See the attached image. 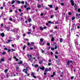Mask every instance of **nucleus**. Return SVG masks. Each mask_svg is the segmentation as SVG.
<instances>
[{
  "mask_svg": "<svg viewBox=\"0 0 80 80\" xmlns=\"http://www.w3.org/2000/svg\"><path fill=\"white\" fill-rule=\"evenodd\" d=\"M27 57L28 58H29V59L28 60V62H32L33 61L32 60V59H33V58H32V56L31 55H30L29 54H28L27 55Z\"/></svg>",
  "mask_w": 80,
  "mask_h": 80,
  "instance_id": "nucleus-1",
  "label": "nucleus"
},
{
  "mask_svg": "<svg viewBox=\"0 0 80 80\" xmlns=\"http://www.w3.org/2000/svg\"><path fill=\"white\" fill-rule=\"evenodd\" d=\"M40 41L41 42H39V44L41 45H43L44 44H45V43H46V42H45V41H43V39H40Z\"/></svg>",
  "mask_w": 80,
  "mask_h": 80,
  "instance_id": "nucleus-2",
  "label": "nucleus"
},
{
  "mask_svg": "<svg viewBox=\"0 0 80 80\" xmlns=\"http://www.w3.org/2000/svg\"><path fill=\"white\" fill-rule=\"evenodd\" d=\"M28 69H30V68H29V67H28L26 68V69H24L23 70V72H25V73H26V74H27V71H28Z\"/></svg>",
  "mask_w": 80,
  "mask_h": 80,
  "instance_id": "nucleus-3",
  "label": "nucleus"
},
{
  "mask_svg": "<svg viewBox=\"0 0 80 80\" xmlns=\"http://www.w3.org/2000/svg\"><path fill=\"white\" fill-rule=\"evenodd\" d=\"M74 41H75V43L76 45V47H77L78 46H77V45H78V41H77V40L75 39Z\"/></svg>",
  "mask_w": 80,
  "mask_h": 80,
  "instance_id": "nucleus-4",
  "label": "nucleus"
},
{
  "mask_svg": "<svg viewBox=\"0 0 80 80\" xmlns=\"http://www.w3.org/2000/svg\"><path fill=\"white\" fill-rule=\"evenodd\" d=\"M70 3H71V5L72 6H74L75 3H74V1L73 0H71L70 1Z\"/></svg>",
  "mask_w": 80,
  "mask_h": 80,
  "instance_id": "nucleus-5",
  "label": "nucleus"
},
{
  "mask_svg": "<svg viewBox=\"0 0 80 80\" xmlns=\"http://www.w3.org/2000/svg\"><path fill=\"white\" fill-rule=\"evenodd\" d=\"M18 64H21L22 66L24 65V64H23V61H20V62L18 63Z\"/></svg>",
  "mask_w": 80,
  "mask_h": 80,
  "instance_id": "nucleus-6",
  "label": "nucleus"
},
{
  "mask_svg": "<svg viewBox=\"0 0 80 80\" xmlns=\"http://www.w3.org/2000/svg\"><path fill=\"white\" fill-rule=\"evenodd\" d=\"M70 63H72V64L73 63H72V61H68L67 62V63L66 64L67 65H69Z\"/></svg>",
  "mask_w": 80,
  "mask_h": 80,
  "instance_id": "nucleus-7",
  "label": "nucleus"
},
{
  "mask_svg": "<svg viewBox=\"0 0 80 80\" xmlns=\"http://www.w3.org/2000/svg\"><path fill=\"white\" fill-rule=\"evenodd\" d=\"M39 69H40L41 70H42V71H43L44 70H45V67H39Z\"/></svg>",
  "mask_w": 80,
  "mask_h": 80,
  "instance_id": "nucleus-8",
  "label": "nucleus"
},
{
  "mask_svg": "<svg viewBox=\"0 0 80 80\" xmlns=\"http://www.w3.org/2000/svg\"><path fill=\"white\" fill-rule=\"evenodd\" d=\"M74 8L76 10H77L78 8H77V4H75Z\"/></svg>",
  "mask_w": 80,
  "mask_h": 80,
  "instance_id": "nucleus-9",
  "label": "nucleus"
},
{
  "mask_svg": "<svg viewBox=\"0 0 80 80\" xmlns=\"http://www.w3.org/2000/svg\"><path fill=\"white\" fill-rule=\"evenodd\" d=\"M0 35L2 37H5V34L3 33H1Z\"/></svg>",
  "mask_w": 80,
  "mask_h": 80,
  "instance_id": "nucleus-10",
  "label": "nucleus"
},
{
  "mask_svg": "<svg viewBox=\"0 0 80 80\" xmlns=\"http://www.w3.org/2000/svg\"><path fill=\"white\" fill-rule=\"evenodd\" d=\"M12 40L9 39L8 40V42H6L7 43H8L9 42H12Z\"/></svg>",
  "mask_w": 80,
  "mask_h": 80,
  "instance_id": "nucleus-11",
  "label": "nucleus"
},
{
  "mask_svg": "<svg viewBox=\"0 0 80 80\" xmlns=\"http://www.w3.org/2000/svg\"><path fill=\"white\" fill-rule=\"evenodd\" d=\"M40 30H41L42 31H43V27H42V26H40Z\"/></svg>",
  "mask_w": 80,
  "mask_h": 80,
  "instance_id": "nucleus-12",
  "label": "nucleus"
},
{
  "mask_svg": "<svg viewBox=\"0 0 80 80\" xmlns=\"http://www.w3.org/2000/svg\"><path fill=\"white\" fill-rule=\"evenodd\" d=\"M48 6H49V7H50V8H53V5H48Z\"/></svg>",
  "mask_w": 80,
  "mask_h": 80,
  "instance_id": "nucleus-13",
  "label": "nucleus"
},
{
  "mask_svg": "<svg viewBox=\"0 0 80 80\" xmlns=\"http://www.w3.org/2000/svg\"><path fill=\"white\" fill-rule=\"evenodd\" d=\"M28 20L29 23H30V22H31V21H32V19L30 18H28Z\"/></svg>",
  "mask_w": 80,
  "mask_h": 80,
  "instance_id": "nucleus-14",
  "label": "nucleus"
},
{
  "mask_svg": "<svg viewBox=\"0 0 80 80\" xmlns=\"http://www.w3.org/2000/svg\"><path fill=\"white\" fill-rule=\"evenodd\" d=\"M44 72H48V68H45Z\"/></svg>",
  "mask_w": 80,
  "mask_h": 80,
  "instance_id": "nucleus-15",
  "label": "nucleus"
},
{
  "mask_svg": "<svg viewBox=\"0 0 80 80\" xmlns=\"http://www.w3.org/2000/svg\"><path fill=\"white\" fill-rule=\"evenodd\" d=\"M9 76H10V74L8 73L6 74V77H7V78H8V77H9Z\"/></svg>",
  "mask_w": 80,
  "mask_h": 80,
  "instance_id": "nucleus-16",
  "label": "nucleus"
},
{
  "mask_svg": "<svg viewBox=\"0 0 80 80\" xmlns=\"http://www.w3.org/2000/svg\"><path fill=\"white\" fill-rule=\"evenodd\" d=\"M49 23H51V24H54V22H51V21H48Z\"/></svg>",
  "mask_w": 80,
  "mask_h": 80,
  "instance_id": "nucleus-17",
  "label": "nucleus"
},
{
  "mask_svg": "<svg viewBox=\"0 0 80 80\" xmlns=\"http://www.w3.org/2000/svg\"><path fill=\"white\" fill-rule=\"evenodd\" d=\"M5 61V59H2L1 60L0 63H2V62H4Z\"/></svg>",
  "mask_w": 80,
  "mask_h": 80,
  "instance_id": "nucleus-18",
  "label": "nucleus"
},
{
  "mask_svg": "<svg viewBox=\"0 0 80 80\" xmlns=\"http://www.w3.org/2000/svg\"><path fill=\"white\" fill-rule=\"evenodd\" d=\"M35 27H36V26L35 25H33L32 26V28L34 30H35Z\"/></svg>",
  "mask_w": 80,
  "mask_h": 80,
  "instance_id": "nucleus-19",
  "label": "nucleus"
},
{
  "mask_svg": "<svg viewBox=\"0 0 80 80\" xmlns=\"http://www.w3.org/2000/svg\"><path fill=\"white\" fill-rule=\"evenodd\" d=\"M37 7L38 8H41V5H40V4H38V6H37Z\"/></svg>",
  "mask_w": 80,
  "mask_h": 80,
  "instance_id": "nucleus-20",
  "label": "nucleus"
},
{
  "mask_svg": "<svg viewBox=\"0 0 80 80\" xmlns=\"http://www.w3.org/2000/svg\"><path fill=\"white\" fill-rule=\"evenodd\" d=\"M35 75V73L33 72H31V76H34Z\"/></svg>",
  "mask_w": 80,
  "mask_h": 80,
  "instance_id": "nucleus-21",
  "label": "nucleus"
},
{
  "mask_svg": "<svg viewBox=\"0 0 80 80\" xmlns=\"http://www.w3.org/2000/svg\"><path fill=\"white\" fill-rule=\"evenodd\" d=\"M54 40H55V39L54 38L52 37V38H51V41L52 42H54Z\"/></svg>",
  "mask_w": 80,
  "mask_h": 80,
  "instance_id": "nucleus-22",
  "label": "nucleus"
},
{
  "mask_svg": "<svg viewBox=\"0 0 80 80\" xmlns=\"http://www.w3.org/2000/svg\"><path fill=\"white\" fill-rule=\"evenodd\" d=\"M60 42L61 43L63 42V38H61V39H60Z\"/></svg>",
  "mask_w": 80,
  "mask_h": 80,
  "instance_id": "nucleus-23",
  "label": "nucleus"
},
{
  "mask_svg": "<svg viewBox=\"0 0 80 80\" xmlns=\"http://www.w3.org/2000/svg\"><path fill=\"white\" fill-rule=\"evenodd\" d=\"M29 10H31V8H26V10L27 11H28Z\"/></svg>",
  "mask_w": 80,
  "mask_h": 80,
  "instance_id": "nucleus-24",
  "label": "nucleus"
},
{
  "mask_svg": "<svg viewBox=\"0 0 80 80\" xmlns=\"http://www.w3.org/2000/svg\"><path fill=\"white\" fill-rule=\"evenodd\" d=\"M34 44H35V43H34V42H32L31 43V45H32V46H33Z\"/></svg>",
  "mask_w": 80,
  "mask_h": 80,
  "instance_id": "nucleus-25",
  "label": "nucleus"
},
{
  "mask_svg": "<svg viewBox=\"0 0 80 80\" xmlns=\"http://www.w3.org/2000/svg\"><path fill=\"white\" fill-rule=\"evenodd\" d=\"M52 70V68H49L48 69V72H50L51 70Z\"/></svg>",
  "mask_w": 80,
  "mask_h": 80,
  "instance_id": "nucleus-26",
  "label": "nucleus"
},
{
  "mask_svg": "<svg viewBox=\"0 0 80 80\" xmlns=\"http://www.w3.org/2000/svg\"><path fill=\"white\" fill-rule=\"evenodd\" d=\"M15 1L14 0H13L11 4H13L15 3Z\"/></svg>",
  "mask_w": 80,
  "mask_h": 80,
  "instance_id": "nucleus-27",
  "label": "nucleus"
},
{
  "mask_svg": "<svg viewBox=\"0 0 80 80\" xmlns=\"http://www.w3.org/2000/svg\"><path fill=\"white\" fill-rule=\"evenodd\" d=\"M25 48H26V46L25 45L24 46L23 48V50H25Z\"/></svg>",
  "mask_w": 80,
  "mask_h": 80,
  "instance_id": "nucleus-28",
  "label": "nucleus"
},
{
  "mask_svg": "<svg viewBox=\"0 0 80 80\" xmlns=\"http://www.w3.org/2000/svg\"><path fill=\"white\" fill-rule=\"evenodd\" d=\"M8 72V69H6L4 71V72L5 73H7V72Z\"/></svg>",
  "mask_w": 80,
  "mask_h": 80,
  "instance_id": "nucleus-29",
  "label": "nucleus"
},
{
  "mask_svg": "<svg viewBox=\"0 0 80 80\" xmlns=\"http://www.w3.org/2000/svg\"><path fill=\"white\" fill-rule=\"evenodd\" d=\"M45 8H46V10H50V9L49 8H48V7H46Z\"/></svg>",
  "mask_w": 80,
  "mask_h": 80,
  "instance_id": "nucleus-30",
  "label": "nucleus"
},
{
  "mask_svg": "<svg viewBox=\"0 0 80 80\" xmlns=\"http://www.w3.org/2000/svg\"><path fill=\"white\" fill-rule=\"evenodd\" d=\"M6 54V52H3L2 53V55H5V54Z\"/></svg>",
  "mask_w": 80,
  "mask_h": 80,
  "instance_id": "nucleus-31",
  "label": "nucleus"
},
{
  "mask_svg": "<svg viewBox=\"0 0 80 80\" xmlns=\"http://www.w3.org/2000/svg\"><path fill=\"white\" fill-rule=\"evenodd\" d=\"M58 7H56L55 9V10H56V11H57V10H58Z\"/></svg>",
  "mask_w": 80,
  "mask_h": 80,
  "instance_id": "nucleus-32",
  "label": "nucleus"
},
{
  "mask_svg": "<svg viewBox=\"0 0 80 80\" xmlns=\"http://www.w3.org/2000/svg\"><path fill=\"white\" fill-rule=\"evenodd\" d=\"M12 58H9L8 59V60H9V61H11L12 60Z\"/></svg>",
  "mask_w": 80,
  "mask_h": 80,
  "instance_id": "nucleus-33",
  "label": "nucleus"
},
{
  "mask_svg": "<svg viewBox=\"0 0 80 80\" xmlns=\"http://www.w3.org/2000/svg\"><path fill=\"white\" fill-rule=\"evenodd\" d=\"M35 67H38V64H36L34 65Z\"/></svg>",
  "mask_w": 80,
  "mask_h": 80,
  "instance_id": "nucleus-34",
  "label": "nucleus"
},
{
  "mask_svg": "<svg viewBox=\"0 0 80 80\" xmlns=\"http://www.w3.org/2000/svg\"><path fill=\"white\" fill-rule=\"evenodd\" d=\"M41 52L42 53H45V51L43 50L42 49H41Z\"/></svg>",
  "mask_w": 80,
  "mask_h": 80,
  "instance_id": "nucleus-35",
  "label": "nucleus"
},
{
  "mask_svg": "<svg viewBox=\"0 0 80 80\" xmlns=\"http://www.w3.org/2000/svg\"><path fill=\"white\" fill-rule=\"evenodd\" d=\"M29 26H28V27H31V26H32V24L31 23H30L29 24Z\"/></svg>",
  "mask_w": 80,
  "mask_h": 80,
  "instance_id": "nucleus-36",
  "label": "nucleus"
},
{
  "mask_svg": "<svg viewBox=\"0 0 80 80\" xmlns=\"http://www.w3.org/2000/svg\"><path fill=\"white\" fill-rule=\"evenodd\" d=\"M71 14H72V13H71V12H69L68 13V14L69 15H71Z\"/></svg>",
  "mask_w": 80,
  "mask_h": 80,
  "instance_id": "nucleus-37",
  "label": "nucleus"
},
{
  "mask_svg": "<svg viewBox=\"0 0 80 80\" xmlns=\"http://www.w3.org/2000/svg\"><path fill=\"white\" fill-rule=\"evenodd\" d=\"M24 65H25V67H27L28 66V64L27 63H24Z\"/></svg>",
  "mask_w": 80,
  "mask_h": 80,
  "instance_id": "nucleus-38",
  "label": "nucleus"
},
{
  "mask_svg": "<svg viewBox=\"0 0 80 80\" xmlns=\"http://www.w3.org/2000/svg\"><path fill=\"white\" fill-rule=\"evenodd\" d=\"M55 58L56 59H57L58 58V56H57L56 55H55Z\"/></svg>",
  "mask_w": 80,
  "mask_h": 80,
  "instance_id": "nucleus-39",
  "label": "nucleus"
},
{
  "mask_svg": "<svg viewBox=\"0 0 80 80\" xmlns=\"http://www.w3.org/2000/svg\"><path fill=\"white\" fill-rule=\"evenodd\" d=\"M19 66H17L16 68V70H18V69H19Z\"/></svg>",
  "mask_w": 80,
  "mask_h": 80,
  "instance_id": "nucleus-40",
  "label": "nucleus"
},
{
  "mask_svg": "<svg viewBox=\"0 0 80 80\" xmlns=\"http://www.w3.org/2000/svg\"><path fill=\"white\" fill-rule=\"evenodd\" d=\"M19 4H20V1H18L17 2Z\"/></svg>",
  "mask_w": 80,
  "mask_h": 80,
  "instance_id": "nucleus-41",
  "label": "nucleus"
},
{
  "mask_svg": "<svg viewBox=\"0 0 80 80\" xmlns=\"http://www.w3.org/2000/svg\"><path fill=\"white\" fill-rule=\"evenodd\" d=\"M75 17H73L72 18V20H73L75 19Z\"/></svg>",
  "mask_w": 80,
  "mask_h": 80,
  "instance_id": "nucleus-42",
  "label": "nucleus"
},
{
  "mask_svg": "<svg viewBox=\"0 0 80 80\" xmlns=\"http://www.w3.org/2000/svg\"><path fill=\"white\" fill-rule=\"evenodd\" d=\"M55 49H57V45H55V48H54Z\"/></svg>",
  "mask_w": 80,
  "mask_h": 80,
  "instance_id": "nucleus-43",
  "label": "nucleus"
},
{
  "mask_svg": "<svg viewBox=\"0 0 80 80\" xmlns=\"http://www.w3.org/2000/svg\"><path fill=\"white\" fill-rule=\"evenodd\" d=\"M47 45H48V46H50V44L49 43H47Z\"/></svg>",
  "mask_w": 80,
  "mask_h": 80,
  "instance_id": "nucleus-44",
  "label": "nucleus"
},
{
  "mask_svg": "<svg viewBox=\"0 0 80 80\" xmlns=\"http://www.w3.org/2000/svg\"><path fill=\"white\" fill-rule=\"evenodd\" d=\"M74 78V77L72 76L71 77V79L72 80V79H73V78Z\"/></svg>",
  "mask_w": 80,
  "mask_h": 80,
  "instance_id": "nucleus-45",
  "label": "nucleus"
},
{
  "mask_svg": "<svg viewBox=\"0 0 80 80\" xmlns=\"http://www.w3.org/2000/svg\"><path fill=\"white\" fill-rule=\"evenodd\" d=\"M51 49L52 50H55V49H54V48H51Z\"/></svg>",
  "mask_w": 80,
  "mask_h": 80,
  "instance_id": "nucleus-46",
  "label": "nucleus"
},
{
  "mask_svg": "<svg viewBox=\"0 0 80 80\" xmlns=\"http://www.w3.org/2000/svg\"><path fill=\"white\" fill-rule=\"evenodd\" d=\"M70 68H73V66H72V65H70Z\"/></svg>",
  "mask_w": 80,
  "mask_h": 80,
  "instance_id": "nucleus-47",
  "label": "nucleus"
},
{
  "mask_svg": "<svg viewBox=\"0 0 80 80\" xmlns=\"http://www.w3.org/2000/svg\"><path fill=\"white\" fill-rule=\"evenodd\" d=\"M3 6H4V7H5V2H3Z\"/></svg>",
  "mask_w": 80,
  "mask_h": 80,
  "instance_id": "nucleus-48",
  "label": "nucleus"
},
{
  "mask_svg": "<svg viewBox=\"0 0 80 80\" xmlns=\"http://www.w3.org/2000/svg\"><path fill=\"white\" fill-rule=\"evenodd\" d=\"M32 77L34 78H37V77L35 76V75L32 76Z\"/></svg>",
  "mask_w": 80,
  "mask_h": 80,
  "instance_id": "nucleus-49",
  "label": "nucleus"
},
{
  "mask_svg": "<svg viewBox=\"0 0 80 80\" xmlns=\"http://www.w3.org/2000/svg\"><path fill=\"white\" fill-rule=\"evenodd\" d=\"M9 20L10 21H12V20H13V19L12 18H9Z\"/></svg>",
  "mask_w": 80,
  "mask_h": 80,
  "instance_id": "nucleus-50",
  "label": "nucleus"
},
{
  "mask_svg": "<svg viewBox=\"0 0 80 80\" xmlns=\"http://www.w3.org/2000/svg\"><path fill=\"white\" fill-rule=\"evenodd\" d=\"M55 53L56 54H57V55L58 53V51H56Z\"/></svg>",
  "mask_w": 80,
  "mask_h": 80,
  "instance_id": "nucleus-51",
  "label": "nucleus"
},
{
  "mask_svg": "<svg viewBox=\"0 0 80 80\" xmlns=\"http://www.w3.org/2000/svg\"><path fill=\"white\" fill-rule=\"evenodd\" d=\"M21 3H22V4H24V3H25V2H24V1H22L21 2Z\"/></svg>",
  "mask_w": 80,
  "mask_h": 80,
  "instance_id": "nucleus-52",
  "label": "nucleus"
},
{
  "mask_svg": "<svg viewBox=\"0 0 80 80\" xmlns=\"http://www.w3.org/2000/svg\"><path fill=\"white\" fill-rule=\"evenodd\" d=\"M1 27H3V24L2 23L1 25Z\"/></svg>",
  "mask_w": 80,
  "mask_h": 80,
  "instance_id": "nucleus-53",
  "label": "nucleus"
},
{
  "mask_svg": "<svg viewBox=\"0 0 80 80\" xmlns=\"http://www.w3.org/2000/svg\"><path fill=\"white\" fill-rule=\"evenodd\" d=\"M53 75L54 76L55 75V72H53Z\"/></svg>",
  "mask_w": 80,
  "mask_h": 80,
  "instance_id": "nucleus-54",
  "label": "nucleus"
},
{
  "mask_svg": "<svg viewBox=\"0 0 80 80\" xmlns=\"http://www.w3.org/2000/svg\"><path fill=\"white\" fill-rule=\"evenodd\" d=\"M18 11L20 12H22V10L20 9H18Z\"/></svg>",
  "mask_w": 80,
  "mask_h": 80,
  "instance_id": "nucleus-55",
  "label": "nucleus"
},
{
  "mask_svg": "<svg viewBox=\"0 0 80 80\" xmlns=\"http://www.w3.org/2000/svg\"><path fill=\"white\" fill-rule=\"evenodd\" d=\"M39 68H40V67H39L38 68V69L37 70V72H39Z\"/></svg>",
  "mask_w": 80,
  "mask_h": 80,
  "instance_id": "nucleus-56",
  "label": "nucleus"
},
{
  "mask_svg": "<svg viewBox=\"0 0 80 80\" xmlns=\"http://www.w3.org/2000/svg\"><path fill=\"white\" fill-rule=\"evenodd\" d=\"M78 12H80V8L78 9Z\"/></svg>",
  "mask_w": 80,
  "mask_h": 80,
  "instance_id": "nucleus-57",
  "label": "nucleus"
},
{
  "mask_svg": "<svg viewBox=\"0 0 80 80\" xmlns=\"http://www.w3.org/2000/svg\"><path fill=\"white\" fill-rule=\"evenodd\" d=\"M27 33H28V34H31V32H28Z\"/></svg>",
  "mask_w": 80,
  "mask_h": 80,
  "instance_id": "nucleus-58",
  "label": "nucleus"
},
{
  "mask_svg": "<svg viewBox=\"0 0 80 80\" xmlns=\"http://www.w3.org/2000/svg\"><path fill=\"white\" fill-rule=\"evenodd\" d=\"M55 29H57V28H58V27L57 26H56L55 27Z\"/></svg>",
  "mask_w": 80,
  "mask_h": 80,
  "instance_id": "nucleus-59",
  "label": "nucleus"
},
{
  "mask_svg": "<svg viewBox=\"0 0 80 80\" xmlns=\"http://www.w3.org/2000/svg\"><path fill=\"white\" fill-rule=\"evenodd\" d=\"M55 24H58V22H56L55 23Z\"/></svg>",
  "mask_w": 80,
  "mask_h": 80,
  "instance_id": "nucleus-60",
  "label": "nucleus"
},
{
  "mask_svg": "<svg viewBox=\"0 0 80 80\" xmlns=\"http://www.w3.org/2000/svg\"><path fill=\"white\" fill-rule=\"evenodd\" d=\"M43 28L44 29H46V28H47V27H43Z\"/></svg>",
  "mask_w": 80,
  "mask_h": 80,
  "instance_id": "nucleus-61",
  "label": "nucleus"
},
{
  "mask_svg": "<svg viewBox=\"0 0 80 80\" xmlns=\"http://www.w3.org/2000/svg\"><path fill=\"white\" fill-rule=\"evenodd\" d=\"M76 18H77V17H78V14L77 13H76Z\"/></svg>",
  "mask_w": 80,
  "mask_h": 80,
  "instance_id": "nucleus-62",
  "label": "nucleus"
},
{
  "mask_svg": "<svg viewBox=\"0 0 80 80\" xmlns=\"http://www.w3.org/2000/svg\"><path fill=\"white\" fill-rule=\"evenodd\" d=\"M49 62H52V60H51V59H49Z\"/></svg>",
  "mask_w": 80,
  "mask_h": 80,
  "instance_id": "nucleus-63",
  "label": "nucleus"
},
{
  "mask_svg": "<svg viewBox=\"0 0 80 80\" xmlns=\"http://www.w3.org/2000/svg\"><path fill=\"white\" fill-rule=\"evenodd\" d=\"M8 24H10V25H12V23H11L10 22H8Z\"/></svg>",
  "mask_w": 80,
  "mask_h": 80,
  "instance_id": "nucleus-64",
  "label": "nucleus"
}]
</instances>
